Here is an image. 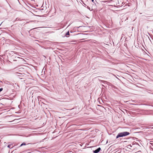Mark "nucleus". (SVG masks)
<instances>
[{"label": "nucleus", "mask_w": 153, "mask_h": 153, "mask_svg": "<svg viewBox=\"0 0 153 153\" xmlns=\"http://www.w3.org/2000/svg\"><path fill=\"white\" fill-rule=\"evenodd\" d=\"M129 134V133L128 132L125 131L119 133L117 136V138H118L119 137H122L128 135Z\"/></svg>", "instance_id": "1"}, {"label": "nucleus", "mask_w": 153, "mask_h": 153, "mask_svg": "<svg viewBox=\"0 0 153 153\" xmlns=\"http://www.w3.org/2000/svg\"><path fill=\"white\" fill-rule=\"evenodd\" d=\"M100 150H101V148L100 147H99V148H98L96 150L94 151V153H97L99 152V151Z\"/></svg>", "instance_id": "2"}, {"label": "nucleus", "mask_w": 153, "mask_h": 153, "mask_svg": "<svg viewBox=\"0 0 153 153\" xmlns=\"http://www.w3.org/2000/svg\"><path fill=\"white\" fill-rule=\"evenodd\" d=\"M69 35V31H68L66 33V35L67 36V35Z\"/></svg>", "instance_id": "3"}, {"label": "nucleus", "mask_w": 153, "mask_h": 153, "mask_svg": "<svg viewBox=\"0 0 153 153\" xmlns=\"http://www.w3.org/2000/svg\"><path fill=\"white\" fill-rule=\"evenodd\" d=\"M3 89L2 88H0V92L1 91H2Z\"/></svg>", "instance_id": "4"}, {"label": "nucleus", "mask_w": 153, "mask_h": 153, "mask_svg": "<svg viewBox=\"0 0 153 153\" xmlns=\"http://www.w3.org/2000/svg\"><path fill=\"white\" fill-rule=\"evenodd\" d=\"M10 145L9 144L8 145V146H7V147H8V148H10Z\"/></svg>", "instance_id": "5"}, {"label": "nucleus", "mask_w": 153, "mask_h": 153, "mask_svg": "<svg viewBox=\"0 0 153 153\" xmlns=\"http://www.w3.org/2000/svg\"><path fill=\"white\" fill-rule=\"evenodd\" d=\"M25 145V144L23 143V144H21V146H22V145Z\"/></svg>", "instance_id": "6"}, {"label": "nucleus", "mask_w": 153, "mask_h": 153, "mask_svg": "<svg viewBox=\"0 0 153 153\" xmlns=\"http://www.w3.org/2000/svg\"><path fill=\"white\" fill-rule=\"evenodd\" d=\"M93 2L94 1V0H91Z\"/></svg>", "instance_id": "7"}]
</instances>
